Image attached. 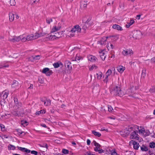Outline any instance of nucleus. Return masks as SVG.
I'll use <instances>...</instances> for the list:
<instances>
[{
	"mask_svg": "<svg viewBox=\"0 0 155 155\" xmlns=\"http://www.w3.org/2000/svg\"><path fill=\"white\" fill-rule=\"evenodd\" d=\"M87 154L89 155H95L93 153L90 152H87Z\"/></svg>",
	"mask_w": 155,
	"mask_h": 155,
	"instance_id": "obj_64",
	"label": "nucleus"
},
{
	"mask_svg": "<svg viewBox=\"0 0 155 155\" xmlns=\"http://www.w3.org/2000/svg\"><path fill=\"white\" fill-rule=\"evenodd\" d=\"M49 40H53L54 39H57L54 35H50L47 38Z\"/></svg>",
	"mask_w": 155,
	"mask_h": 155,
	"instance_id": "obj_36",
	"label": "nucleus"
},
{
	"mask_svg": "<svg viewBox=\"0 0 155 155\" xmlns=\"http://www.w3.org/2000/svg\"><path fill=\"white\" fill-rule=\"evenodd\" d=\"M33 37L34 39L38 38L41 37L39 33L36 32L34 35H33Z\"/></svg>",
	"mask_w": 155,
	"mask_h": 155,
	"instance_id": "obj_33",
	"label": "nucleus"
},
{
	"mask_svg": "<svg viewBox=\"0 0 155 155\" xmlns=\"http://www.w3.org/2000/svg\"><path fill=\"white\" fill-rule=\"evenodd\" d=\"M21 124L23 125H27L28 124V122L26 121H22L21 122Z\"/></svg>",
	"mask_w": 155,
	"mask_h": 155,
	"instance_id": "obj_56",
	"label": "nucleus"
},
{
	"mask_svg": "<svg viewBox=\"0 0 155 155\" xmlns=\"http://www.w3.org/2000/svg\"><path fill=\"white\" fill-rule=\"evenodd\" d=\"M62 152L64 154H67L68 153L69 151L68 150L65 149H63L62 150Z\"/></svg>",
	"mask_w": 155,
	"mask_h": 155,
	"instance_id": "obj_50",
	"label": "nucleus"
},
{
	"mask_svg": "<svg viewBox=\"0 0 155 155\" xmlns=\"http://www.w3.org/2000/svg\"><path fill=\"white\" fill-rule=\"evenodd\" d=\"M141 150L143 151H146L148 150V149L147 147L144 145H143L140 146Z\"/></svg>",
	"mask_w": 155,
	"mask_h": 155,
	"instance_id": "obj_30",
	"label": "nucleus"
},
{
	"mask_svg": "<svg viewBox=\"0 0 155 155\" xmlns=\"http://www.w3.org/2000/svg\"><path fill=\"white\" fill-rule=\"evenodd\" d=\"M149 91L151 93H155V87H152L149 89Z\"/></svg>",
	"mask_w": 155,
	"mask_h": 155,
	"instance_id": "obj_52",
	"label": "nucleus"
},
{
	"mask_svg": "<svg viewBox=\"0 0 155 155\" xmlns=\"http://www.w3.org/2000/svg\"><path fill=\"white\" fill-rule=\"evenodd\" d=\"M11 113L13 115H15V116H17L18 115V114L16 112V111H11Z\"/></svg>",
	"mask_w": 155,
	"mask_h": 155,
	"instance_id": "obj_57",
	"label": "nucleus"
},
{
	"mask_svg": "<svg viewBox=\"0 0 155 155\" xmlns=\"http://www.w3.org/2000/svg\"><path fill=\"white\" fill-rule=\"evenodd\" d=\"M108 110L109 111H111L113 110V108L111 107V106H110L108 107Z\"/></svg>",
	"mask_w": 155,
	"mask_h": 155,
	"instance_id": "obj_61",
	"label": "nucleus"
},
{
	"mask_svg": "<svg viewBox=\"0 0 155 155\" xmlns=\"http://www.w3.org/2000/svg\"><path fill=\"white\" fill-rule=\"evenodd\" d=\"M81 58L77 54L75 58V59L72 60L73 61H77L78 62H79Z\"/></svg>",
	"mask_w": 155,
	"mask_h": 155,
	"instance_id": "obj_38",
	"label": "nucleus"
},
{
	"mask_svg": "<svg viewBox=\"0 0 155 155\" xmlns=\"http://www.w3.org/2000/svg\"><path fill=\"white\" fill-rule=\"evenodd\" d=\"M112 28L114 29H117L118 30L121 31L122 30V28L120 26L116 24L113 25L112 26Z\"/></svg>",
	"mask_w": 155,
	"mask_h": 155,
	"instance_id": "obj_18",
	"label": "nucleus"
},
{
	"mask_svg": "<svg viewBox=\"0 0 155 155\" xmlns=\"http://www.w3.org/2000/svg\"><path fill=\"white\" fill-rule=\"evenodd\" d=\"M27 41H30L34 40L33 37V34H30L26 36Z\"/></svg>",
	"mask_w": 155,
	"mask_h": 155,
	"instance_id": "obj_25",
	"label": "nucleus"
},
{
	"mask_svg": "<svg viewBox=\"0 0 155 155\" xmlns=\"http://www.w3.org/2000/svg\"><path fill=\"white\" fill-rule=\"evenodd\" d=\"M112 92L116 95L122 97L124 94V92L122 91L120 87L116 86L113 89Z\"/></svg>",
	"mask_w": 155,
	"mask_h": 155,
	"instance_id": "obj_2",
	"label": "nucleus"
},
{
	"mask_svg": "<svg viewBox=\"0 0 155 155\" xmlns=\"http://www.w3.org/2000/svg\"><path fill=\"white\" fill-rule=\"evenodd\" d=\"M61 32H57L55 33L54 36L57 39L58 38L61 36Z\"/></svg>",
	"mask_w": 155,
	"mask_h": 155,
	"instance_id": "obj_34",
	"label": "nucleus"
},
{
	"mask_svg": "<svg viewBox=\"0 0 155 155\" xmlns=\"http://www.w3.org/2000/svg\"><path fill=\"white\" fill-rule=\"evenodd\" d=\"M64 66L66 69L68 70H71L72 69L71 62L67 60L65 61Z\"/></svg>",
	"mask_w": 155,
	"mask_h": 155,
	"instance_id": "obj_9",
	"label": "nucleus"
},
{
	"mask_svg": "<svg viewBox=\"0 0 155 155\" xmlns=\"http://www.w3.org/2000/svg\"><path fill=\"white\" fill-rule=\"evenodd\" d=\"M130 139L138 140L139 139L137 131H134L130 134Z\"/></svg>",
	"mask_w": 155,
	"mask_h": 155,
	"instance_id": "obj_5",
	"label": "nucleus"
},
{
	"mask_svg": "<svg viewBox=\"0 0 155 155\" xmlns=\"http://www.w3.org/2000/svg\"><path fill=\"white\" fill-rule=\"evenodd\" d=\"M112 73V71L110 69H109L106 73V75L109 76Z\"/></svg>",
	"mask_w": 155,
	"mask_h": 155,
	"instance_id": "obj_45",
	"label": "nucleus"
},
{
	"mask_svg": "<svg viewBox=\"0 0 155 155\" xmlns=\"http://www.w3.org/2000/svg\"><path fill=\"white\" fill-rule=\"evenodd\" d=\"M87 144L88 145H89L91 143V141L89 139H87Z\"/></svg>",
	"mask_w": 155,
	"mask_h": 155,
	"instance_id": "obj_63",
	"label": "nucleus"
},
{
	"mask_svg": "<svg viewBox=\"0 0 155 155\" xmlns=\"http://www.w3.org/2000/svg\"><path fill=\"white\" fill-rule=\"evenodd\" d=\"M9 19L10 21H13L14 19V15L13 13H9Z\"/></svg>",
	"mask_w": 155,
	"mask_h": 155,
	"instance_id": "obj_22",
	"label": "nucleus"
},
{
	"mask_svg": "<svg viewBox=\"0 0 155 155\" xmlns=\"http://www.w3.org/2000/svg\"><path fill=\"white\" fill-rule=\"evenodd\" d=\"M88 60L92 62H94L97 60V58L92 55H89L87 56Z\"/></svg>",
	"mask_w": 155,
	"mask_h": 155,
	"instance_id": "obj_15",
	"label": "nucleus"
},
{
	"mask_svg": "<svg viewBox=\"0 0 155 155\" xmlns=\"http://www.w3.org/2000/svg\"><path fill=\"white\" fill-rule=\"evenodd\" d=\"M92 133L94 135L98 137H100L101 135V134L100 133L96 131L95 130H92Z\"/></svg>",
	"mask_w": 155,
	"mask_h": 155,
	"instance_id": "obj_29",
	"label": "nucleus"
},
{
	"mask_svg": "<svg viewBox=\"0 0 155 155\" xmlns=\"http://www.w3.org/2000/svg\"><path fill=\"white\" fill-rule=\"evenodd\" d=\"M142 76L143 77H145L146 74V69L145 68H143L142 72Z\"/></svg>",
	"mask_w": 155,
	"mask_h": 155,
	"instance_id": "obj_37",
	"label": "nucleus"
},
{
	"mask_svg": "<svg viewBox=\"0 0 155 155\" xmlns=\"http://www.w3.org/2000/svg\"><path fill=\"white\" fill-rule=\"evenodd\" d=\"M53 20L52 18H47L46 19V22L48 24H49Z\"/></svg>",
	"mask_w": 155,
	"mask_h": 155,
	"instance_id": "obj_39",
	"label": "nucleus"
},
{
	"mask_svg": "<svg viewBox=\"0 0 155 155\" xmlns=\"http://www.w3.org/2000/svg\"><path fill=\"white\" fill-rule=\"evenodd\" d=\"M150 134V131L149 130H144V134H143L145 136H148Z\"/></svg>",
	"mask_w": 155,
	"mask_h": 155,
	"instance_id": "obj_46",
	"label": "nucleus"
},
{
	"mask_svg": "<svg viewBox=\"0 0 155 155\" xmlns=\"http://www.w3.org/2000/svg\"><path fill=\"white\" fill-rule=\"evenodd\" d=\"M15 146L10 144L8 146V149L14 150H15Z\"/></svg>",
	"mask_w": 155,
	"mask_h": 155,
	"instance_id": "obj_40",
	"label": "nucleus"
},
{
	"mask_svg": "<svg viewBox=\"0 0 155 155\" xmlns=\"http://www.w3.org/2000/svg\"><path fill=\"white\" fill-rule=\"evenodd\" d=\"M97 67L96 65L94 64L89 66V69L90 71H91L96 69Z\"/></svg>",
	"mask_w": 155,
	"mask_h": 155,
	"instance_id": "obj_27",
	"label": "nucleus"
},
{
	"mask_svg": "<svg viewBox=\"0 0 155 155\" xmlns=\"http://www.w3.org/2000/svg\"><path fill=\"white\" fill-rule=\"evenodd\" d=\"M108 76L105 75V77L104 79L103 80V81L105 82H106V83H107V82L108 81Z\"/></svg>",
	"mask_w": 155,
	"mask_h": 155,
	"instance_id": "obj_55",
	"label": "nucleus"
},
{
	"mask_svg": "<svg viewBox=\"0 0 155 155\" xmlns=\"http://www.w3.org/2000/svg\"><path fill=\"white\" fill-rule=\"evenodd\" d=\"M62 25L61 23L59 22L58 23H56L52 28L51 32L52 33L59 30L61 29Z\"/></svg>",
	"mask_w": 155,
	"mask_h": 155,
	"instance_id": "obj_3",
	"label": "nucleus"
},
{
	"mask_svg": "<svg viewBox=\"0 0 155 155\" xmlns=\"http://www.w3.org/2000/svg\"><path fill=\"white\" fill-rule=\"evenodd\" d=\"M31 154L37 155L38 154V152L37 151L35 150L31 151L30 152Z\"/></svg>",
	"mask_w": 155,
	"mask_h": 155,
	"instance_id": "obj_54",
	"label": "nucleus"
},
{
	"mask_svg": "<svg viewBox=\"0 0 155 155\" xmlns=\"http://www.w3.org/2000/svg\"><path fill=\"white\" fill-rule=\"evenodd\" d=\"M14 100L15 103V105L13 107L15 109H17L20 107V105L18 104V100L17 98H14Z\"/></svg>",
	"mask_w": 155,
	"mask_h": 155,
	"instance_id": "obj_14",
	"label": "nucleus"
},
{
	"mask_svg": "<svg viewBox=\"0 0 155 155\" xmlns=\"http://www.w3.org/2000/svg\"><path fill=\"white\" fill-rule=\"evenodd\" d=\"M1 137L3 139H4L8 138V137L6 135H2Z\"/></svg>",
	"mask_w": 155,
	"mask_h": 155,
	"instance_id": "obj_58",
	"label": "nucleus"
},
{
	"mask_svg": "<svg viewBox=\"0 0 155 155\" xmlns=\"http://www.w3.org/2000/svg\"><path fill=\"white\" fill-rule=\"evenodd\" d=\"M149 146L151 148H154L155 147V143L153 142L150 143Z\"/></svg>",
	"mask_w": 155,
	"mask_h": 155,
	"instance_id": "obj_47",
	"label": "nucleus"
},
{
	"mask_svg": "<svg viewBox=\"0 0 155 155\" xmlns=\"http://www.w3.org/2000/svg\"><path fill=\"white\" fill-rule=\"evenodd\" d=\"M120 133L121 135L123 136V137H126L129 134V132L127 129V128H126L120 131Z\"/></svg>",
	"mask_w": 155,
	"mask_h": 155,
	"instance_id": "obj_8",
	"label": "nucleus"
},
{
	"mask_svg": "<svg viewBox=\"0 0 155 155\" xmlns=\"http://www.w3.org/2000/svg\"><path fill=\"white\" fill-rule=\"evenodd\" d=\"M130 144H132L133 145L134 148L135 150H138L140 145L138 143L134 140H131L130 142Z\"/></svg>",
	"mask_w": 155,
	"mask_h": 155,
	"instance_id": "obj_10",
	"label": "nucleus"
},
{
	"mask_svg": "<svg viewBox=\"0 0 155 155\" xmlns=\"http://www.w3.org/2000/svg\"><path fill=\"white\" fill-rule=\"evenodd\" d=\"M20 41H21L22 42H25L27 41L26 36H24L23 35H20Z\"/></svg>",
	"mask_w": 155,
	"mask_h": 155,
	"instance_id": "obj_21",
	"label": "nucleus"
},
{
	"mask_svg": "<svg viewBox=\"0 0 155 155\" xmlns=\"http://www.w3.org/2000/svg\"><path fill=\"white\" fill-rule=\"evenodd\" d=\"M111 155H117V153L115 150H112L111 151Z\"/></svg>",
	"mask_w": 155,
	"mask_h": 155,
	"instance_id": "obj_53",
	"label": "nucleus"
},
{
	"mask_svg": "<svg viewBox=\"0 0 155 155\" xmlns=\"http://www.w3.org/2000/svg\"><path fill=\"white\" fill-rule=\"evenodd\" d=\"M41 56L40 55H37L35 56H32L31 58L35 60H38L41 58Z\"/></svg>",
	"mask_w": 155,
	"mask_h": 155,
	"instance_id": "obj_31",
	"label": "nucleus"
},
{
	"mask_svg": "<svg viewBox=\"0 0 155 155\" xmlns=\"http://www.w3.org/2000/svg\"><path fill=\"white\" fill-rule=\"evenodd\" d=\"M108 38L107 37H104L102 38L100 40L99 42L100 43V44L102 45H106V43L107 41V39Z\"/></svg>",
	"mask_w": 155,
	"mask_h": 155,
	"instance_id": "obj_13",
	"label": "nucleus"
},
{
	"mask_svg": "<svg viewBox=\"0 0 155 155\" xmlns=\"http://www.w3.org/2000/svg\"><path fill=\"white\" fill-rule=\"evenodd\" d=\"M106 47L108 50L110 49H112L113 48V45L111 44L110 43H107Z\"/></svg>",
	"mask_w": 155,
	"mask_h": 155,
	"instance_id": "obj_32",
	"label": "nucleus"
},
{
	"mask_svg": "<svg viewBox=\"0 0 155 155\" xmlns=\"http://www.w3.org/2000/svg\"><path fill=\"white\" fill-rule=\"evenodd\" d=\"M17 148L20 150L22 152H25L26 153H30L31 150H29L25 148L22 147H20L18 146Z\"/></svg>",
	"mask_w": 155,
	"mask_h": 155,
	"instance_id": "obj_16",
	"label": "nucleus"
},
{
	"mask_svg": "<svg viewBox=\"0 0 155 155\" xmlns=\"http://www.w3.org/2000/svg\"><path fill=\"white\" fill-rule=\"evenodd\" d=\"M134 22V21L133 20H130V22L126 25L127 28H129L130 25L133 24Z\"/></svg>",
	"mask_w": 155,
	"mask_h": 155,
	"instance_id": "obj_35",
	"label": "nucleus"
},
{
	"mask_svg": "<svg viewBox=\"0 0 155 155\" xmlns=\"http://www.w3.org/2000/svg\"><path fill=\"white\" fill-rule=\"evenodd\" d=\"M151 61L152 63H155V57H153L151 59Z\"/></svg>",
	"mask_w": 155,
	"mask_h": 155,
	"instance_id": "obj_62",
	"label": "nucleus"
},
{
	"mask_svg": "<svg viewBox=\"0 0 155 155\" xmlns=\"http://www.w3.org/2000/svg\"><path fill=\"white\" fill-rule=\"evenodd\" d=\"M117 69L119 72L122 73L125 70V68L122 66H119L117 67Z\"/></svg>",
	"mask_w": 155,
	"mask_h": 155,
	"instance_id": "obj_17",
	"label": "nucleus"
},
{
	"mask_svg": "<svg viewBox=\"0 0 155 155\" xmlns=\"http://www.w3.org/2000/svg\"><path fill=\"white\" fill-rule=\"evenodd\" d=\"M88 24H84L82 26V29L84 31H86L87 29V26Z\"/></svg>",
	"mask_w": 155,
	"mask_h": 155,
	"instance_id": "obj_43",
	"label": "nucleus"
},
{
	"mask_svg": "<svg viewBox=\"0 0 155 155\" xmlns=\"http://www.w3.org/2000/svg\"><path fill=\"white\" fill-rule=\"evenodd\" d=\"M10 3L11 5L14 6L15 5L16 2L15 0H10Z\"/></svg>",
	"mask_w": 155,
	"mask_h": 155,
	"instance_id": "obj_51",
	"label": "nucleus"
},
{
	"mask_svg": "<svg viewBox=\"0 0 155 155\" xmlns=\"http://www.w3.org/2000/svg\"><path fill=\"white\" fill-rule=\"evenodd\" d=\"M81 28L78 25L74 26L68 33V35L71 37H73L75 35H78V33H81Z\"/></svg>",
	"mask_w": 155,
	"mask_h": 155,
	"instance_id": "obj_1",
	"label": "nucleus"
},
{
	"mask_svg": "<svg viewBox=\"0 0 155 155\" xmlns=\"http://www.w3.org/2000/svg\"><path fill=\"white\" fill-rule=\"evenodd\" d=\"M60 65H63V64L61 62L55 63L53 64V65L55 68H58L59 67Z\"/></svg>",
	"mask_w": 155,
	"mask_h": 155,
	"instance_id": "obj_28",
	"label": "nucleus"
},
{
	"mask_svg": "<svg viewBox=\"0 0 155 155\" xmlns=\"http://www.w3.org/2000/svg\"><path fill=\"white\" fill-rule=\"evenodd\" d=\"M8 92L7 91H4L1 94V97L3 100L6 99L8 97Z\"/></svg>",
	"mask_w": 155,
	"mask_h": 155,
	"instance_id": "obj_11",
	"label": "nucleus"
},
{
	"mask_svg": "<svg viewBox=\"0 0 155 155\" xmlns=\"http://www.w3.org/2000/svg\"><path fill=\"white\" fill-rule=\"evenodd\" d=\"M95 151L96 152H98L99 153H101L103 152V150L102 149H100V148L98 149H94Z\"/></svg>",
	"mask_w": 155,
	"mask_h": 155,
	"instance_id": "obj_49",
	"label": "nucleus"
},
{
	"mask_svg": "<svg viewBox=\"0 0 155 155\" xmlns=\"http://www.w3.org/2000/svg\"><path fill=\"white\" fill-rule=\"evenodd\" d=\"M132 93L131 89L130 88L128 89L127 91V93L128 94H130Z\"/></svg>",
	"mask_w": 155,
	"mask_h": 155,
	"instance_id": "obj_59",
	"label": "nucleus"
},
{
	"mask_svg": "<svg viewBox=\"0 0 155 155\" xmlns=\"http://www.w3.org/2000/svg\"><path fill=\"white\" fill-rule=\"evenodd\" d=\"M18 82L15 80H14L12 84V87H16L17 86H18Z\"/></svg>",
	"mask_w": 155,
	"mask_h": 155,
	"instance_id": "obj_24",
	"label": "nucleus"
},
{
	"mask_svg": "<svg viewBox=\"0 0 155 155\" xmlns=\"http://www.w3.org/2000/svg\"><path fill=\"white\" fill-rule=\"evenodd\" d=\"M9 40L12 42H18L20 41V36H14L10 37L9 38Z\"/></svg>",
	"mask_w": 155,
	"mask_h": 155,
	"instance_id": "obj_6",
	"label": "nucleus"
},
{
	"mask_svg": "<svg viewBox=\"0 0 155 155\" xmlns=\"http://www.w3.org/2000/svg\"><path fill=\"white\" fill-rule=\"evenodd\" d=\"M136 126L132 125L129 126L126 128H127V130L128 131H129V132L130 133V131L132 130H134L135 128H136L135 127Z\"/></svg>",
	"mask_w": 155,
	"mask_h": 155,
	"instance_id": "obj_20",
	"label": "nucleus"
},
{
	"mask_svg": "<svg viewBox=\"0 0 155 155\" xmlns=\"http://www.w3.org/2000/svg\"><path fill=\"white\" fill-rule=\"evenodd\" d=\"M92 144L95 146V147L94 148V149H99L100 147V145L99 143H97L95 141H94L92 142Z\"/></svg>",
	"mask_w": 155,
	"mask_h": 155,
	"instance_id": "obj_23",
	"label": "nucleus"
},
{
	"mask_svg": "<svg viewBox=\"0 0 155 155\" xmlns=\"http://www.w3.org/2000/svg\"><path fill=\"white\" fill-rule=\"evenodd\" d=\"M122 53L123 55L125 56L128 55H131L133 54V51L130 49H125L123 50Z\"/></svg>",
	"mask_w": 155,
	"mask_h": 155,
	"instance_id": "obj_4",
	"label": "nucleus"
},
{
	"mask_svg": "<svg viewBox=\"0 0 155 155\" xmlns=\"http://www.w3.org/2000/svg\"><path fill=\"white\" fill-rule=\"evenodd\" d=\"M49 32V31L47 30L45 31V29H42V31L41 32H40L39 34L41 37L43 36L48 34Z\"/></svg>",
	"mask_w": 155,
	"mask_h": 155,
	"instance_id": "obj_19",
	"label": "nucleus"
},
{
	"mask_svg": "<svg viewBox=\"0 0 155 155\" xmlns=\"http://www.w3.org/2000/svg\"><path fill=\"white\" fill-rule=\"evenodd\" d=\"M0 127L2 131H4L5 130V126L2 124H0Z\"/></svg>",
	"mask_w": 155,
	"mask_h": 155,
	"instance_id": "obj_48",
	"label": "nucleus"
},
{
	"mask_svg": "<svg viewBox=\"0 0 155 155\" xmlns=\"http://www.w3.org/2000/svg\"><path fill=\"white\" fill-rule=\"evenodd\" d=\"M44 104L45 106H48L50 105L51 103L49 101H43Z\"/></svg>",
	"mask_w": 155,
	"mask_h": 155,
	"instance_id": "obj_42",
	"label": "nucleus"
},
{
	"mask_svg": "<svg viewBox=\"0 0 155 155\" xmlns=\"http://www.w3.org/2000/svg\"><path fill=\"white\" fill-rule=\"evenodd\" d=\"M144 129L143 128H140V129H138L139 133L140 134H144Z\"/></svg>",
	"mask_w": 155,
	"mask_h": 155,
	"instance_id": "obj_41",
	"label": "nucleus"
},
{
	"mask_svg": "<svg viewBox=\"0 0 155 155\" xmlns=\"http://www.w3.org/2000/svg\"><path fill=\"white\" fill-rule=\"evenodd\" d=\"M9 67V65L8 64H2L0 65V68H8Z\"/></svg>",
	"mask_w": 155,
	"mask_h": 155,
	"instance_id": "obj_44",
	"label": "nucleus"
},
{
	"mask_svg": "<svg viewBox=\"0 0 155 155\" xmlns=\"http://www.w3.org/2000/svg\"><path fill=\"white\" fill-rule=\"evenodd\" d=\"M42 73L45 74L47 76H49L52 74V72L50 70L49 68H45L43 69Z\"/></svg>",
	"mask_w": 155,
	"mask_h": 155,
	"instance_id": "obj_7",
	"label": "nucleus"
},
{
	"mask_svg": "<svg viewBox=\"0 0 155 155\" xmlns=\"http://www.w3.org/2000/svg\"><path fill=\"white\" fill-rule=\"evenodd\" d=\"M106 52V51L104 50H103L99 52L100 53V56L103 61H104L105 59L106 56L105 53Z\"/></svg>",
	"mask_w": 155,
	"mask_h": 155,
	"instance_id": "obj_12",
	"label": "nucleus"
},
{
	"mask_svg": "<svg viewBox=\"0 0 155 155\" xmlns=\"http://www.w3.org/2000/svg\"><path fill=\"white\" fill-rule=\"evenodd\" d=\"M84 4L83 3L81 4V6H83L85 8L87 7V4L85 3V2H84Z\"/></svg>",
	"mask_w": 155,
	"mask_h": 155,
	"instance_id": "obj_60",
	"label": "nucleus"
},
{
	"mask_svg": "<svg viewBox=\"0 0 155 155\" xmlns=\"http://www.w3.org/2000/svg\"><path fill=\"white\" fill-rule=\"evenodd\" d=\"M97 78L98 79L100 80L101 79L102 76L103 75L101 72H98L96 74Z\"/></svg>",
	"mask_w": 155,
	"mask_h": 155,
	"instance_id": "obj_26",
	"label": "nucleus"
}]
</instances>
